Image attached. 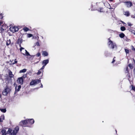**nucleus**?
<instances>
[{"mask_svg": "<svg viewBox=\"0 0 135 135\" xmlns=\"http://www.w3.org/2000/svg\"><path fill=\"white\" fill-rule=\"evenodd\" d=\"M19 127L17 126L14 129L12 132V129L9 128H8L7 132H6V129H2L1 130V132L2 135H6L7 133L10 134L11 135H16L17 133L19 130Z\"/></svg>", "mask_w": 135, "mask_h": 135, "instance_id": "obj_1", "label": "nucleus"}, {"mask_svg": "<svg viewBox=\"0 0 135 135\" xmlns=\"http://www.w3.org/2000/svg\"><path fill=\"white\" fill-rule=\"evenodd\" d=\"M26 77V75H23L22 77L18 78L17 80V83L18 84L22 85L23 83V78H25Z\"/></svg>", "mask_w": 135, "mask_h": 135, "instance_id": "obj_2", "label": "nucleus"}, {"mask_svg": "<svg viewBox=\"0 0 135 135\" xmlns=\"http://www.w3.org/2000/svg\"><path fill=\"white\" fill-rule=\"evenodd\" d=\"M11 90L7 86H6L5 89L3 91V95H6L8 93L10 92Z\"/></svg>", "mask_w": 135, "mask_h": 135, "instance_id": "obj_3", "label": "nucleus"}, {"mask_svg": "<svg viewBox=\"0 0 135 135\" xmlns=\"http://www.w3.org/2000/svg\"><path fill=\"white\" fill-rule=\"evenodd\" d=\"M28 124V120H25L21 121L19 123V125L21 126L25 127V125Z\"/></svg>", "mask_w": 135, "mask_h": 135, "instance_id": "obj_4", "label": "nucleus"}, {"mask_svg": "<svg viewBox=\"0 0 135 135\" xmlns=\"http://www.w3.org/2000/svg\"><path fill=\"white\" fill-rule=\"evenodd\" d=\"M40 82L41 80L40 79L32 80L30 83V84L31 85H35Z\"/></svg>", "mask_w": 135, "mask_h": 135, "instance_id": "obj_5", "label": "nucleus"}, {"mask_svg": "<svg viewBox=\"0 0 135 135\" xmlns=\"http://www.w3.org/2000/svg\"><path fill=\"white\" fill-rule=\"evenodd\" d=\"M8 28V26H7L5 24H3L1 25V30L0 32L3 31L4 30H6V28Z\"/></svg>", "mask_w": 135, "mask_h": 135, "instance_id": "obj_6", "label": "nucleus"}, {"mask_svg": "<svg viewBox=\"0 0 135 135\" xmlns=\"http://www.w3.org/2000/svg\"><path fill=\"white\" fill-rule=\"evenodd\" d=\"M10 30L13 32H15L17 31L18 30V27L14 26V27H11L10 28Z\"/></svg>", "mask_w": 135, "mask_h": 135, "instance_id": "obj_7", "label": "nucleus"}, {"mask_svg": "<svg viewBox=\"0 0 135 135\" xmlns=\"http://www.w3.org/2000/svg\"><path fill=\"white\" fill-rule=\"evenodd\" d=\"M127 7H129L132 6L133 5L132 3L130 1H127L125 2Z\"/></svg>", "mask_w": 135, "mask_h": 135, "instance_id": "obj_8", "label": "nucleus"}, {"mask_svg": "<svg viewBox=\"0 0 135 135\" xmlns=\"http://www.w3.org/2000/svg\"><path fill=\"white\" fill-rule=\"evenodd\" d=\"M108 44V46H110L111 45V48H112V49H113L115 47H117V46L115 44V43H113V42L112 43H109Z\"/></svg>", "mask_w": 135, "mask_h": 135, "instance_id": "obj_9", "label": "nucleus"}, {"mask_svg": "<svg viewBox=\"0 0 135 135\" xmlns=\"http://www.w3.org/2000/svg\"><path fill=\"white\" fill-rule=\"evenodd\" d=\"M49 62L48 59H46L44 60L42 62V64L46 66Z\"/></svg>", "mask_w": 135, "mask_h": 135, "instance_id": "obj_10", "label": "nucleus"}, {"mask_svg": "<svg viewBox=\"0 0 135 135\" xmlns=\"http://www.w3.org/2000/svg\"><path fill=\"white\" fill-rule=\"evenodd\" d=\"M28 124H33L34 122V120L33 119H28Z\"/></svg>", "mask_w": 135, "mask_h": 135, "instance_id": "obj_11", "label": "nucleus"}, {"mask_svg": "<svg viewBox=\"0 0 135 135\" xmlns=\"http://www.w3.org/2000/svg\"><path fill=\"white\" fill-rule=\"evenodd\" d=\"M42 55L44 56H47L48 55V52L45 51H42Z\"/></svg>", "mask_w": 135, "mask_h": 135, "instance_id": "obj_12", "label": "nucleus"}, {"mask_svg": "<svg viewBox=\"0 0 135 135\" xmlns=\"http://www.w3.org/2000/svg\"><path fill=\"white\" fill-rule=\"evenodd\" d=\"M24 51L25 52L24 53L22 52H21V54L24 55H26L27 56H30V55L29 52L26 50H24Z\"/></svg>", "mask_w": 135, "mask_h": 135, "instance_id": "obj_13", "label": "nucleus"}, {"mask_svg": "<svg viewBox=\"0 0 135 135\" xmlns=\"http://www.w3.org/2000/svg\"><path fill=\"white\" fill-rule=\"evenodd\" d=\"M123 14L127 16H128L130 15V13L128 11H124L123 12Z\"/></svg>", "mask_w": 135, "mask_h": 135, "instance_id": "obj_14", "label": "nucleus"}, {"mask_svg": "<svg viewBox=\"0 0 135 135\" xmlns=\"http://www.w3.org/2000/svg\"><path fill=\"white\" fill-rule=\"evenodd\" d=\"M105 8H100L98 10L100 12H104L105 11Z\"/></svg>", "mask_w": 135, "mask_h": 135, "instance_id": "obj_15", "label": "nucleus"}, {"mask_svg": "<svg viewBox=\"0 0 135 135\" xmlns=\"http://www.w3.org/2000/svg\"><path fill=\"white\" fill-rule=\"evenodd\" d=\"M35 55L37 57H39V61L37 62H38L40 60L41 58V54L39 52H38Z\"/></svg>", "mask_w": 135, "mask_h": 135, "instance_id": "obj_16", "label": "nucleus"}, {"mask_svg": "<svg viewBox=\"0 0 135 135\" xmlns=\"http://www.w3.org/2000/svg\"><path fill=\"white\" fill-rule=\"evenodd\" d=\"M21 88V86L20 85L18 86V87L17 89L16 87L15 93L17 92H18V91H19L20 90V89Z\"/></svg>", "mask_w": 135, "mask_h": 135, "instance_id": "obj_17", "label": "nucleus"}, {"mask_svg": "<svg viewBox=\"0 0 135 135\" xmlns=\"http://www.w3.org/2000/svg\"><path fill=\"white\" fill-rule=\"evenodd\" d=\"M127 78H128V80L130 82H131L130 81V79L131 78V76L130 74V73L129 72V73H127Z\"/></svg>", "mask_w": 135, "mask_h": 135, "instance_id": "obj_18", "label": "nucleus"}, {"mask_svg": "<svg viewBox=\"0 0 135 135\" xmlns=\"http://www.w3.org/2000/svg\"><path fill=\"white\" fill-rule=\"evenodd\" d=\"M9 77L11 78L13 77L14 75L12 74V72L10 71L9 73Z\"/></svg>", "mask_w": 135, "mask_h": 135, "instance_id": "obj_19", "label": "nucleus"}, {"mask_svg": "<svg viewBox=\"0 0 135 135\" xmlns=\"http://www.w3.org/2000/svg\"><path fill=\"white\" fill-rule=\"evenodd\" d=\"M11 62L12 63V64L13 65L14 64H16L17 62V59H15V60L13 62V60L12 61H11Z\"/></svg>", "mask_w": 135, "mask_h": 135, "instance_id": "obj_20", "label": "nucleus"}, {"mask_svg": "<svg viewBox=\"0 0 135 135\" xmlns=\"http://www.w3.org/2000/svg\"><path fill=\"white\" fill-rule=\"evenodd\" d=\"M11 43V40L10 39L7 40L6 41V45L8 46Z\"/></svg>", "mask_w": 135, "mask_h": 135, "instance_id": "obj_21", "label": "nucleus"}, {"mask_svg": "<svg viewBox=\"0 0 135 135\" xmlns=\"http://www.w3.org/2000/svg\"><path fill=\"white\" fill-rule=\"evenodd\" d=\"M119 36L121 38H123L125 36V35L123 33H121L119 34Z\"/></svg>", "mask_w": 135, "mask_h": 135, "instance_id": "obj_22", "label": "nucleus"}, {"mask_svg": "<svg viewBox=\"0 0 135 135\" xmlns=\"http://www.w3.org/2000/svg\"><path fill=\"white\" fill-rule=\"evenodd\" d=\"M23 30L25 32H27L29 30V28L27 27H25L23 28Z\"/></svg>", "mask_w": 135, "mask_h": 135, "instance_id": "obj_23", "label": "nucleus"}, {"mask_svg": "<svg viewBox=\"0 0 135 135\" xmlns=\"http://www.w3.org/2000/svg\"><path fill=\"white\" fill-rule=\"evenodd\" d=\"M129 71L128 66H127L126 68V70L125 71V73L127 74V73H129Z\"/></svg>", "mask_w": 135, "mask_h": 135, "instance_id": "obj_24", "label": "nucleus"}, {"mask_svg": "<svg viewBox=\"0 0 135 135\" xmlns=\"http://www.w3.org/2000/svg\"><path fill=\"white\" fill-rule=\"evenodd\" d=\"M120 30L122 31H124L125 30H126V28L124 26H121L120 27Z\"/></svg>", "mask_w": 135, "mask_h": 135, "instance_id": "obj_25", "label": "nucleus"}, {"mask_svg": "<svg viewBox=\"0 0 135 135\" xmlns=\"http://www.w3.org/2000/svg\"><path fill=\"white\" fill-rule=\"evenodd\" d=\"M109 7H108V8L110 9H111V10L112 9V11H114L115 8V7H114L113 8L109 4Z\"/></svg>", "mask_w": 135, "mask_h": 135, "instance_id": "obj_26", "label": "nucleus"}, {"mask_svg": "<svg viewBox=\"0 0 135 135\" xmlns=\"http://www.w3.org/2000/svg\"><path fill=\"white\" fill-rule=\"evenodd\" d=\"M0 110L3 113H5L6 111V109H1Z\"/></svg>", "mask_w": 135, "mask_h": 135, "instance_id": "obj_27", "label": "nucleus"}, {"mask_svg": "<svg viewBox=\"0 0 135 135\" xmlns=\"http://www.w3.org/2000/svg\"><path fill=\"white\" fill-rule=\"evenodd\" d=\"M26 69H24L22 70H21L20 71V73H25L26 72Z\"/></svg>", "mask_w": 135, "mask_h": 135, "instance_id": "obj_28", "label": "nucleus"}, {"mask_svg": "<svg viewBox=\"0 0 135 135\" xmlns=\"http://www.w3.org/2000/svg\"><path fill=\"white\" fill-rule=\"evenodd\" d=\"M128 66H129L131 69H132L133 68V66L131 64H129L128 65Z\"/></svg>", "mask_w": 135, "mask_h": 135, "instance_id": "obj_29", "label": "nucleus"}, {"mask_svg": "<svg viewBox=\"0 0 135 135\" xmlns=\"http://www.w3.org/2000/svg\"><path fill=\"white\" fill-rule=\"evenodd\" d=\"M108 40L109 41L108 42V44H109V43L110 44L111 43H112V41L110 40V37L109 38Z\"/></svg>", "mask_w": 135, "mask_h": 135, "instance_id": "obj_30", "label": "nucleus"}, {"mask_svg": "<svg viewBox=\"0 0 135 135\" xmlns=\"http://www.w3.org/2000/svg\"><path fill=\"white\" fill-rule=\"evenodd\" d=\"M20 38H19L16 41V43L17 44H19L20 43Z\"/></svg>", "mask_w": 135, "mask_h": 135, "instance_id": "obj_31", "label": "nucleus"}, {"mask_svg": "<svg viewBox=\"0 0 135 135\" xmlns=\"http://www.w3.org/2000/svg\"><path fill=\"white\" fill-rule=\"evenodd\" d=\"M125 51L126 53V54L129 53V51L128 49H125Z\"/></svg>", "mask_w": 135, "mask_h": 135, "instance_id": "obj_32", "label": "nucleus"}, {"mask_svg": "<svg viewBox=\"0 0 135 135\" xmlns=\"http://www.w3.org/2000/svg\"><path fill=\"white\" fill-rule=\"evenodd\" d=\"M23 37L22 36L21 37V38H20V44H21L23 41H25V40H23V39L22 38Z\"/></svg>", "mask_w": 135, "mask_h": 135, "instance_id": "obj_33", "label": "nucleus"}, {"mask_svg": "<svg viewBox=\"0 0 135 135\" xmlns=\"http://www.w3.org/2000/svg\"><path fill=\"white\" fill-rule=\"evenodd\" d=\"M132 86V90L135 91V87L133 85H131Z\"/></svg>", "mask_w": 135, "mask_h": 135, "instance_id": "obj_34", "label": "nucleus"}, {"mask_svg": "<svg viewBox=\"0 0 135 135\" xmlns=\"http://www.w3.org/2000/svg\"><path fill=\"white\" fill-rule=\"evenodd\" d=\"M27 36L28 37H30L32 36V35L31 34H28Z\"/></svg>", "mask_w": 135, "mask_h": 135, "instance_id": "obj_35", "label": "nucleus"}, {"mask_svg": "<svg viewBox=\"0 0 135 135\" xmlns=\"http://www.w3.org/2000/svg\"><path fill=\"white\" fill-rule=\"evenodd\" d=\"M22 50H25V49L24 48H23V47H21L20 48V51L21 52H21H22Z\"/></svg>", "mask_w": 135, "mask_h": 135, "instance_id": "obj_36", "label": "nucleus"}, {"mask_svg": "<svg viewBox=\"0 0 135 135\" xmlns=\"http://www.w3.org/2000/svg\"><path fill=\"white\" fill-rule=\"evenodd\" d=\"M114 58H115V57H114L113 60L112 61V63H114V62L115 61V60L114 59Z\"/></svg>", "mask_w": 135, "mask_h": 135, "instance_id": "obj_37", "label": "nucleus"}, {"mask_svg": "<svg viewBox=\"0 0 135 135\" xmlns=\"http://www.w3.org/2000/svg\"><path fill=\"white\" fill-rule=\"evenodd\" d=\"M35 45H37V46H39L40 45L39 42H37L36 43Z\"/></svg>", "mask_w": 135, "mask_h": 135, "instance_id": "obj_38", "label": "nucleus"}, {"mask_svg": "<svg viewBox=\"0 0 135 135\" xmlns=\"http://www.w3.org/2000/svg\"><path fill=\"white\" fill-rule=\"evenodd\" d=\"M45 66L43 65L42 67L40 69V70H43V69H44V68Z\"/></svg>", "mask_w": 135, "mask_h": 135, "instance_id": "obj_39", "label": "nucleus"}, {"mask_svg": "<svg viewBox=\"0 0 135 135\" xmlns=\"http://www.w3.org/2000/svg\"><path fill=\"white\" fill-rule=\"evenodd\" d=\"M41 73V71L40 70H39L38 71V72L37 73V75H39Z\"/></svg>", "mask_w": 135, "mask_h": 135, "instance_id": "obj_40", "label": "nucleus"}, {"mask_svg": "<svg viewBox=\"0 0 135 135\" xmlns=\"http://www.w3.org/2000/svg\"><path fill=\"white\" fill-rule=\"evenodd\" d=\"M127 24L128 26H131L132 25V24L130 22L128 23Z\"/></svg>", "mask_w": 135, "mask_h": 135, "instance_id": "obj_41", "label": "nucleus"}, {"mask_svg": "<svg viewBox=\"0 0 135 135\" xmlns=\"http://www.w3.org/2000/svg\"><path fill=\"white\" fill-rule=\"evenodd\" d=\"M131 17L132 18H135V15H131Z\"/></svg>", "mask_w": 135, "mask_h": 135, "instance_id": "obj_42", "label": "nucleus"}, {"mask_svg": "<svg viewBox=\"0 0 135 135\" xmlns=\"http://www.w3.org/2000/svg\"><path fill=\"white\" fill-rule=\"evenodd\" d=\"M133 71H134V77L135 78V68L134 69Z\"/></svg>", "mask_w": 135, "mask_h": 135, "instance_id": "obj_43", "label": "nucleus"}, {"mask_svg": "<svg viewBox=\"0 0 135 135\" xmlns=\"http://www.w3.org/2000/svg\"><path fill=\"white\" fill-rule=\"evenodd\" d=\"M132 50H133L135 51V48L133 46H132Z\"/></svg>", "mask_w": 135, "mask_h": 135, "instance_id": "obj_44", "label": "nucleus"}, {"mask_svg": "<svg viewBox=\"0 0 135 135\" xmlns=\"http://www.w3.org/2000/svg\"><path fill=\"white\" fill-rule=\"evenodd\" d=\"M3 24V22L2 21H0V25L1 26V25H2V24Z\"/></svg>", "mask_w": 135, "mask_h": 135, "instance_id": "obj_45", "label": "nucleus"}, {"mask_svg": "<svg viewBox=\"0 0 135 135\" xmlns=\"http://www.w3.org/2000/svg\"><path fill=\"white\" fill-rule=\"evenodd\" d=\"M21 44H20V43L19 44H18L19 45V46L20 47H21Z\"/></svg>", "mask_w": 135, "mask_h": 135, "instance_id": "obj_46", "label": "nucleus"}, {"mask_svg": "<svg viewBox=\"0 0 135 135\" xmlns=\"http://www.w3.org/2000/svg\"><path fill=\"white\" fill-rule=\"evenodd\" d=\"M134 32H132V33L135 35V31H133Z\"/></svg>", "mask_w": 135, "mask_h": 135, "instance_id": "obj_47", "label": "nucleus"}, {"mask_svg": "<svg viewBox=\"0 0 135 135\" xmlns=\"http://www.w3.org/2000/svg\"><path fill=\"white\" fill-rule=\"evenodd\" d=\"M41 86H40V87L41 88H43V86L42 85V84L41 83Z\"/></svg>", "mask_w": 135, "mask_h": 135, "instance_id": "obj_48", "label": "nucleus"}, {"mask_svg": "<svg viewBox=\"0 0 135 135\" xmlns=\"http://www.w3.org/2000/svg\"><path fill=\"white\" fill-rule=\"evenodd\" d=\"M0 122H2V120H1V118H0Z\"/></svg>", "mask_w": 135, "mask_h": 135, "instance_id": "obj_49", "label": "nucleus"}, {"mask_svg": "<svg viewBox=\"0 0 135 135\" xmlns=\"http://www.w3.org/2000/svg\"><path fill=\"white\" fill-rule=\"evenodd\" d=\"M113 0H109V1L110 2H112L113 1Z\"/></svg>", "mask_w": 135, "mask_h": 135, "instance_id": "obj_50", "label": "nucleus"}, {"mask_svg": "<svg viewBox=\"0 0 135 135\" xmlns=\"http://www.w3.org/2000/svg\"><path fill=\"white\" fill-rule=\"evenodd\" d=\"M115 131H116V132H117V130H115Z\"/></svg>", "mask_w": 135, "mask_h": 135, "instance_id": "obj_51", "label": "nucleus"}]
</instances>
